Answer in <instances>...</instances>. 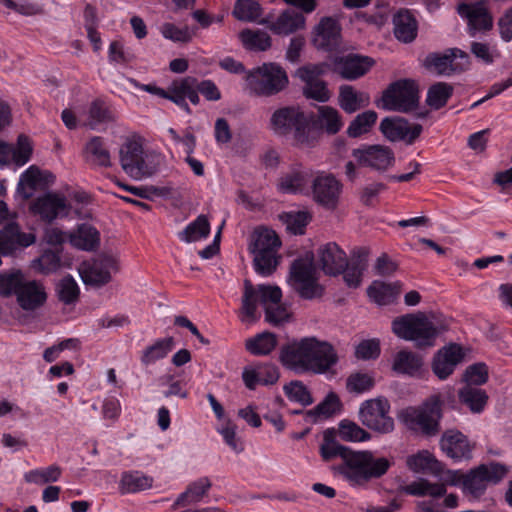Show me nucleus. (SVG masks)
I'll return each instance as SVG.
<instances>
[{"instance_id": "72a5a7b5", "label": "nucleus", "mask_w": 512, "mask_h": 512, "mask_svg": "<svg viewBox=\"0 0 512 512\" xmlns=\"http://www.w3.org/2000/svg\"><path fill=\"white\" fill-rule=\"evenodd\" d=\"M368 251L365 248L353 250L351 259H347V266L343 269V278L346 285L350 288H357L361 281L363 272L366 269Z\"/></svg>"}, {"instance_id": "412c9836", "label": "nucleus", "mask_w": 512, "mask_h": 512, "mask_svg": "<svg viewBox=\"0 0 512 512\" xmlns=\"http://www.w3.org/2000/svg\"><path fill=\"white\" fill-rule=\"evenodd\" d=\"M36 237L33 233L20 230L17 223H8L0 231V253L10 255L20 248H27L34 244Z\"/></svg>"}, {"instance_id": "79ce46f5", "label": "nucleus", "mask_w": 512, "mask_h": 512, "mask_svg": "<svg viewBox=\"0 0 512 512\" xmlns=\"http://www.w3.org/2000/svg\"><path fill=\"white\" fill-rule=\"evenodd\" d=\"M210 233L209 220L206 215L201 214L178 233V238L182 242L193 243L207 239Z\"/></svg>"}, {"instance_id": "3c124183", "label": "nucleus", "mask_w": 512, "mask_h": 512, "mask_svg": "<svg viewBox=\"0 0 512 512\" xmlns=\"http://www.w3.org/2000/svg\"><path fill=\"white\" fill-rule=\"evenodd\" d=\"M266 375L262 384H275L278 380V371L274 366H267L263 368L246 367L242 373L244 384H261L262 377Z\"/></svg>"}, {"instance_id": "680f3d73", "label": "nucleus", "mask_w": 512, "mask_h": 512, "mask_svg": "<svg viewBox=\"0 0 512 512\" xmlns=\"http://www.w3.org/2000/svg\"><path fill=\"white\" fill-rule=\"evenodd\" d=\"M299 296L306 300H311L322 295V288L317 282L316 275L307 279H302L296 283L290 284Z\"/></svg>"}, {"instance_id": "603ef678", "label": "nucleus", "mask_w": 512, "mask_h": 512, "mask_svg": "<svg viewBox=\"0 0 512 512\" xmlns=\"http://www.w3.org/2000/svg\"><path fill=\"white\" fill-rule=\"evenodd\" d=\"M377 113L373 110L358 114L349 124L347 135L351 138H357L370 131L377 120Z\"/></svg>"}, {"instance_id": "bf43d9fd", "label": "nucleus", "mask_w": 512, "mask_h": 512, "mask_svg": "<svg viewBox=\"0 0 512 512\" xmlns=\"http://www.w3.org/2000/svg\"><path fill=\"white\" fill-rule=\"evenodd\" d=\"M33 148L31 141L25 134L17 137L16 144H12V163L18 167L24 166L29 162Z\"/></svg>"}, {"instance_id": "2f4dec72", "label": "nucleus", "mask_w": 512, "mask_h": 512, "mask_svg": "<svg viewBox=\"0 0 512 512\" xmlns=\"http://www.w3.org/2000/svg\"><path fill=\"white\" fill-rule=\"evenodd\" d=\"M16 298L19 306L23 310L32 311L41 307L45 303L47 294L40 282L36 280L28 282L24 281Z\"/></svg>"}, {"instance_id": "2eb2a0df", "label": "nucleus", "mask_w": 512, "mask_h": 512, "mask_svg": "<svg viewBox=\"0 0 512 512\" xmlns=\"http://www.w3.org/2000/svg\"><path fill=\"white\" fill-rule=\"evenodd\" d=\"M120 162L123 170L134 179L139 180L151 174L143 146L136 140H129L121 147Z\"/></svg>"}, {"instance_id": "1a4fd4ad", "label": "nucleus", "mask_w": 512, "mask_h": 512, "mask_svg": "<svg viewBox=\"0 0 512 512\" xmlns=\"http://www.w3.org/2000/svg\"><path fill=\"white\" fill-rule=\"evenodd\" d=\"M390 405L387 399L379 397L364 401L359 409V418L363 425L379 433L394 430V420L389 416Z\"/></svg>"}, {"instance_id": "ddd939ff", "label": "nucleus", "mask_w": 512, "mask_h": 512, "mask_svg": "<svg viewBox=\"0 0 512 512\" xmlns=\"http://www.w3.org/2000/svg\"><path fill=\"white\" fill-rule=\"evenodd\" d=\"M282 291L278 286L258 285L254 288L248 281L242 299V310L247 317H254L257 311V302L273 305L281 302Z\"/></svg>"}, {"instance_id": "49530a36", "label": "nucleus", "mask_w": 512, "mask_h": 512, "mask_svg": "<svg viewBox=\"0 0 512 512\" xmlns=\"http://www.w3.org/2000/svg\"><path fill=\"white\" fill-rule=\"evenodd\" d=\"M454 88L446 82H437L427 91L426 103L434 110L443 108L452 97Z\"/></svg>"}, {"instance_id": "8fccbe9b", "label": "nucleus", "mask_w": 512, "mask_h": 512, "mask_svg": "<svg viewBox=\"0 0 512 512\" xmlns=\"http://www.w3.org/2000/svg\"><path fill=\"white\" fill-rule=\"evenodd\" d=\"M277 345L274 333L263 332L246 341V349L253 355H268Z\"/></svg>"}, {"instance_id": "6e6d98bb", "label": "nucleus", "mask_w": 512, "mask_h": 512, "mask_svg": "<svg viewBox=\"0 0 512 512\" xmlns=\"http://www.w3.org/2000/svg\"><path fill=\"white\" fill-rule=\"evenodd\" d=\"M24 275L20 270L0 273V295L17 296L24 283Z\"/></svg>"}, {"instance_id": "9d476101", "label": "nucleus", "mask_w": 512, "mask_h": 512, "mask_svg": "<svg viewBox=\"0 0 512 512\" xmlns=\"http://www.w3.org/2000/svg\"><path fill=\"white\" fill-rule=\"evenodd\" d=\"M469 64L468 54L458 48L447 49L444 53H429L424 60L426 69L445 76L461 73L468 69Z\"/></svg>"}, {"instance_id": "c9c22d12", "label": "nucleus", "mask_w": 512, "mask_h": 512, "mask_svg": "<svg viewBox=\"0 0 512 512\" xmlns=\"http://www.w3.org/2000/svg\"><path fill=\"white\" fill-rule=\"evenodd\" d=\"M86 160L92 166L108 168L112 166L111 155L106 140L93 136L85 145Z\"/></svg>"}, {"instance_id": "4c0bfd02", "label": "nucleus", "mask_w": 512, "mask_h": 512, "mask_svg": "<svg viewBox=\"0 0 512 512\" xmlns=\"http://www.w3.org/2000/svg\"><path fill=\"white\" fill-rule=\"evenodd\" d=\"M458 398L460 404L465 406L471 413L480 414L487 406L489 396L479 386H462L458 391Z\"/></svg>"}, {"instance_id": "4d7b16f0", "label": "nucleus", "mask_w": 512, "mask_h": 512, "mask_svg": "<svg viewBox=\"0 0 512 512\" xmlns=\"http://www.w3.org/2000/svg\"><path fill=\"white\" fill-rule=\"evenodd\" d=\"M61 476V469L57 465H50L46 468L33 469L24 474L28 483L43 485L49 482H56Z\"/></svg>"}, {"instance_id": "338daca9", "label": "nucleus", "mask_w": 512, "mask_h": 512, "mask_svg": "<svg viewBox=\"0 0 512 512\" xmlns=\"http://www.w3.org/2000/svg\"><path fill=\"white\" fill-rule=\"evenodd\" d=\"M60 262L59 252L48 249L34 261V267L44 274H49L60 268Z\"/></svg>"}, {"instance_id": "ea45409f", "label": "nucleus", "mask_w": 512, "mask_h": 512, "mask_svg": "<svg viewBox=\"0 0 512 512\" xmlns=\"http://www.w3.org/2000/svg\"><path fill=\"white\" fill-rule=\"evenodd\" d=\"M70 243L80 250L94 251L99 246L100 234L95 227L83 223L70 234Z\"/></svg>"}, {"instance_id": "c85d7f7f", "label": "nucleus", "mask_w": 512, "mask_h": 512, "mask_svg": "<svg viewBox=\"0 0 512 512\" xmlns=\"http://www.w3.org/2000/svg\"><path fill=\"white\" fill-rule=\"evenodd\" d=\"M440 446L442 451L455 460L471 458L472 446L467 437L459 431L449 430L443 434Z\"/></svg>"}, {"instance_id": "39448f33", "label": "nucleus", "mask_w": 512, "mask_h": 512, "mask_svg": "<svg viewBox=\"0 0 512 512\" xmlns=\"http://www.w3.org/2000/svg\"><path fill=\"white\" fill-rule=\"evenodd\" d=\"M250 89L260 96H272L288 85L286 71L276 63H264L247 74Z\"/></svg>"}, {"instance_id": "b1692460", "label": "nucleus", "mask_w": 512, "mask_h": 512, "mask_svg": "<svg viewBox=\"0 0 512 512\" xmlns=\"http://www.w3.org/2000/svg\"><path fill=\"white\" fill-rule=\"evenodd\" d=\"M352 155L361 165L377 170L387 169L394 161L392 150L380 145L354 149Z\"/></svg>"}, {"instance_id": "c03bdc74", "label": "nucleus", "mask_w": 512, "mask_h": 512, "mask_svg": "<svg viewBox=\"0 0 512 512\" xmlns=\"http://www.w3.org/2000/svg\"><path fill=\"white\" fill-rule=\"evenodd\" d=\"M399 294L396 284L375 280L367 288L369 298L380 306L392 304Z\"/></svg>"}, {"instance_id": "4468645a", "label": "nucleus", "mask_w": 512, "mask_h": 512, "mask_svg": "<svg viewBox=\"0 0 512 512\" xmlns=\"http://www.w3.org/2000/svg\"><path fill=\"white\" fill-rule=\"evenodd\" d=\"M324 73L319 64L305 65L297 70V76L305 83L303 94L307 99L321 103L329 101L331 94L325 81L319 77Z\"/></svg>"}, {"instance_id": "37998d69", "label": "nucleus", "mask_w": 512, "mask_h": 512, "mask_svg": "<svg viewBox=\"0 0 512 512\" xmlns=\"http://www.w3.org/2000/svg\"><path fill=\"white\" fill-rule=\"evenodd\" d=\"M210 488L211 482L207 477L199 478L192 482L187 489L178 496L174 507H184L200 502Z\"/></svg>"}, {"instance_id": "7c9ffc66", "label": "nucleus", "mask_w": 512, "mask_h": 512, "mask_svg": "<svg viewBox=\"0 0 512 512\" xmlns=\"http://www.w3.org/2000/svg\"><path fill=\"white\" fill-rule=\"evenodd\" d=\"M393 26L395 38L402 43H411L417 37L418 22L408 9H400L394 14Z\"/></svg>"}, {"instance_id": "a19ab883", "label": "nucleus", "mask_w": 512, "mask_h": 512, "mask_svg": "<svg viewBox=\"0 0 512 512\" xmlns=\"http://www.w3.org/2000/svg\"><path fill=\"white\" fill-rule=\"evenodd\" d=\"M370 97L365 92H357L351 85H342L339 89V106L346 113H354L369 104Z\"/></svg>"}, {"instance_id": "5701e85b", "label": "nucleus", "mask_w": 512, "mask_h": 512, "mask_svg": "<svg viewBox=\"0 0 512 512\" xmlns=\"http://www.w3.org/2000/svg\"><path fill=\"white\" fill-rule=\"evenodd\" d=\"M374 65V60L368 56L349 54L336 58L334 70L347 80H355L365 75Z\"/></svg>"}, {"instance_id": "f257e3e1", "label": "nucleus", "mask_w": 512, "mask_h": 512, "mask_svg": "<svg viewBox=\"0 0 512 512\" xmlns=\"http://www.w3.org/2000/svg\"><path fill=\"white\" fill-rule=\"evenodd\" d=\"M320 454L324 460L341 457L342 463L334 470L352 486H363L372 479L382 477L392 465L386 457H376L368 450L351 451L328 437L320 447Z\"/></svg>"}, {"instance_id": "4be33fe9", "label": "nucleus", "mask_w": 512, "mask_h": 512, "mask_svg": "<svg viewBox=\"0 0 512 512\" xmlns=\"http://www.w3.org/2000/svg\"><path fill=\"white\" fill-rule=\"evenodd\" d=\"M458 14L466 18L471 31H490L493 27V17L483 2L472 4L462 3L457 8ZM474 36V32H470Z\"/></svg>"}, {"instance_id": "423d86ee", "label": "nucleus", "mask_w": 512, "mask_h": 512, "mask_svg": "<svg viewBox=\"0 0 512 512\" xmlns=\"http://www.w3.org/2000/svg\"><path fill=\"white\" fill-rule=\"evenodd\" d=\"M418 104V88L414 81L402 79L391 83L384 90L381 103H378L377 106L386 111L408 113L415 110Z\"/></svg>"}, {"instance_id": "f704fd0d", "label": "nucleus", "mask_w": 512, "mask_h": 512, "mask_svg": "<svg viewBox=\"0 0 512 512\" xmlns=\"http://www.w3.org/2000/svg\"><path fill=\"white\" fill-rule=\"evenodd\" d=\"M317 111V117L310 120L311 130L321 129L329 135H335L341 130L343 121L337 109L331 106H319Z\"/></svg>"}, {"instance_id": "0eeeda50", "label": "nucleus", "mask_w": 512, "mask_h": 512, "mask_svg": "<svg viewBox=\"0 0 512 512\" xmlns=\"http://www.w3.org/2000/svg\"><path fill=\"white\" fill-rule=\"evenodd\" d=\"M401 418L411 429L428 435L436 434L441 418V401L438 396H431L422 406L403 410Z\"/></svg>"}, {"instance_id": "de8ad7c7", "label": "nucleus", "mask_w": 512, "mask_h": 512, "mask_svg": "<svg viewBox=\"0 0 512 512\" xmlns=\"http://www.w3.org/2000/svg\"><path fill=\"white\" fill-rule=\"evenodd\" d=\"M174 346L175 340L173 337L158 339L143 351L141 361L145 365L154 364L156 361L165 358Z\"/></svg>"}, {"instance_id": "6e6552de", "label": "nucleus", "mask_w": 512, "mask_h": 512, "mask_svg": "<svg viewBox=\"0 0 512 512\" xmlns=\"http://www.w3.org/2000/svg\"><path fill=\"white\" fill-rule=\"evenodd\" d=\"M507 467L500 463L482 464L464 476L463 492L474 497L481 496L489 484H496L507 474Z\"/></svg>"}, {"instance_id": "a878e982", "label": "nucleus", "mask_w": 512, "mask_h": 512, "mask_svg": "<svg viewBox=\"0 0 512 512\" xmlns=\"http://www.w3.org/2000/svg\"><path fill=\"white\" fill-rule=\"evenodd\" d=\"M199 93L200 92L196 86V78L187 76L180 81H174L172 83L171 102L187 114H191L192 110L186 99H189L193 105H198L200 103Z\"/></svg>"}, {"instance_id": "7ed1b4c3", "label": "nucleus", "mask_w": 512, "mask_h": 512, "mask_svg": "<svg viewBox=\"0 0 512 512\" xmlns=\"http://www.w3.org/2000/svg\"><path fill=\"white\" fill-rule=\"evenodd\" d=\"M405 490L413 496L429 497L417 503L418 512H446L445 508L454 509L458 506V496L454 493L446 495L447 489L443 483L419 479L407 485Z\"/></svg>"}, {"instance_id": "052dcab7", "label": "nucleus", "mask_w": 512, "mask_h": 512, "mask_svg": "<svg viewBox=\"0 0 512 512\" xmlns=\"http://www.w3.org/2000/svg\"><path fill=\"white\" fill-rule=\"evenodd\" d=\"M339 437L344 441L363 442L370 439V435L354 422L342 420L338 429Z\"/></svg>"}, {"instance_id": "9b49d317", "label": "nucleus", "mask_w": 512, "mask_h": 512, "mask_svg": "<svg viewBox=\"0 0 512 512\" xmlns=\"http://www.w3.org/2000/svg\"><path fill=\"white\" fill-rule=\"evenodd\" d=\"M338 360V354L330 343L312 337L311 352L307 361L308 373L335 375Z\"/></svg>"}, {"instance_id": "6ab92c4d", "label": "nucleus", "mask_w": 512, "mask_h": 512, "mask_svg": "<svg viewBox=\"0 0 512 512\" xmlns=\"http://www.w3.org/2000/svg\"><path fill=\"white\" fill-rule=\"evenodd\" d=\"M311 338L288 343L281 348L280 360L282 364L296 372H307V361L311 352Z\"/></svg>"}, {"instance_id": "58836bf2", "label": "nucleus", "mask_w": 512, "mask_h": 512, "mask_svg": "<svg viewBox=\"0 0 512 512\" xmlns=\"http://www.w3.org/2000/svg\"><path fill=\"white\" fill-rule=\"evenodd\" d=\"M406 465L414 473L440 476L443 471L441 463L427 450L408 456Z\"/></svg>"}, {"instance_id": "09e8293b", "label": "nucleus", "mask_w": 512, "mask_h": 512, "mask_svg": "<svg viewBox=\"0 0 512 512\" xmlns=\"http://www.w3.org/2000/svg\"><path fill=\"white\" fill-rule=\"evenodd\" d=\"M244 47L253 51H266L271 47V37L262 30L244 29L240 32Z\"/></svg>"}, {"instance_id": "69168bd1", "label": "nucleus", "mask_w": 512, "mask_h": 512, "mask_svg": "<svg viewBox=\"0 0 512 512\" xmlns=\"http://www.w3.org/2000/svg\"><path fill=\"white\" fill-rule=\"evenodd\" d=\"M315 275V268L311 261L302 258L295 259L290 266L289 282L296 283Z\"/></svg>"}, {"instance_id": "dca6fc26", "label": "nucleus", "mask_w": 512, "mask_h": 512, "mask_svg": "<svg viewBox=\"0 0 512 512\" xmlns=\"http://www.w3.org/2000/svg\"><path fill=\"white\" fill-rule=\"evenodd\" d=\"M341 25L339 21L331 16L320 19L312 31V44L318 50L331 52L340 45Z\"/></svg>"}, {"instance_id": "393cba45", "label": "nucleus", "mask_w": 512, "mask_h": 512, "mask_svg": "<svg viewBox=\"0 0 512 512\" xmlns=\"http://www.w3.org/2000/svg\"><path fill=\"white\" fill-rule=\"evenodd\" d=\"M312 179L313 175L310 169L296 166L281 176L278 188L287 194H307Z\"/></svg>"}, {"instance_id": "e433bc0d", "label": "nucleus", "mask_w": 512, "mask_h": 512, "mask_svg": "<svg viewBox=\"0 0 512 512\" xmlns=\"http://www.w3.org/2000/svg\"><path fill=\"white\" fill-rule=\"evenodd\" d=\"M306 19L300 12L284 10L271 24L270 29L277 35H289L305 27Z\"/></svg>"}, {"instance_id": "473e14b6", "label": "nucleus", "mask_w": 512, "mask_h": 512, "mask_svg": "<svg viewBox=\"0 0 512 512\" xmlns=\"http://www.w3.org/2000/svg\"><path fill=\"white\" fill-rule=\"evenodd\" d=\"M392 368L397 374L410 377H421L425 372L423 358L408 350H400L396 353Z\"/></svg>"}, {"instance_id": "f8f14e48", "label": "nucleus", "mask_w": 512, "mask_h": 512, "mask_svg": "<svg viewBox=\"0 0 512 512\" xmlns=\"http://www.w3.org/2000/svg\"><path fill=\"white\" fill-rule=\"evenodd\" d=\"M313 200L327 208H336L342 192L341 182L331 173H318L311 183Z\"/></svg>"}, {"instance_id": "f3484780", "label": "nucleus", "mask_w": 512, "mask_h": 512, "mask_svg": "<svg viewBox=\"0 0 512 512\" xmlns=\"http://www.w3.org/2000/svg\"><path fill=\"white\" fill-rule=\"evenodd\" d=\"M464 352L457 343H450L439 349L432 360V371L441 381L446 380L463 360Z\"/></svg>"}, {"instance_id": "bb28decb", "label": "nucleus", "mask_w": 512, "mask_h": 512, "mask_svg": "<svg viewBox=\"0 0 512 512\" xmlns=\"http://www.w3.org/2000/svg\"><path fill=\"white\" fill-rule=\"evenodd\" d=\"M116 262L112 257H104L94 261L80 271L82 281L86 285L101 287L111 280V270Z\"/></svg>"}, {"instance_id": "0e129e2a", "label": "nucleus", "mask_w": 512, "mask_h": 512, "mask_svg": "<svg viewBox=\"0 0 512 512\" xmlns=\"http://www.w3.org/2000/svg\"><path fill=\"white\" fill-rule=\"evenodd\" d=\"M489 379L488 366L483 362L469 365L462 377L461 384H486Z\"/></svg>"}, {"instance_id": "a18cd8bd", "label": "nucleus", "mask_w": 512, "mask_h": 512, "mask_svg": "<svg viewBox=\"0 0 512 512\" xmlns=\"http://www.w3.org/2000/svg\"><path fill=\"white\" fill-rule=\"evenodd\" d=\"M281 240L272 229L261 227L253 234L251 252H278Z\"/></svg>"}, {"instance_id": "f03ea898", "label": "nucleus", "mask_w": 512, "mask_h": 512, "mask_svg": "<svg viewBox=\"0 0 512 512\" xmlns=\"http://www.w3.org/2000/svg\"><path fill=\"white\" fill-rule=\"evenodd\" d=\"M392 332L400 339L415 342L417 348L434 345L439 331L424 313H407L393 319Z\"/></svg>"}, {"instance_id": "aec40b11", "label": "nucleus", "mask_w": 512, "mask_h": 512, "mask_svg": "<svg viewBox=\"0 0 512 512\" xmlns=\"http://www.w3.org/2000/svg\"><path fill=\"white\" fill-rule=\"evenodd\" d=\"M69 205L64 197L54 193H46L37 197L31 204V211L39 215L47 223L68 214Z\"/></svg>"}, {"instance_id": "cd10ccee", "label": "nucleus", "mask_w": 512, "mask_h": 512, "mask_svg": "<svg viewBox=\"0 0 512 512\" xmlns=\"http://www.w3.org/2000/svg\"><path fill=\"white\" fill-rule=\"evenodd\" d=\"M319 261L325 274L336 276L347 266V255L336 243L330 242L319 249Z\"/></svg>"}, {"instance_id": "a211bd4d", "label": "nucleus", "mask_w": 512, "mask_h": 512, "mask_svg": "<svg viewBox=\"0 0 512 512\" xmlns=\"http://www.w3.org/2000/svg\"><path fill=\"white\" fill-rule=\"evenodd\" d=\"M381 133L390 141L406 140L412 144L420 136L422 126L409 122L402 117H385L380 123Z\"/></svg>"}, {"instance_id": "e2e57ef3", "label": "nucleus", "mask_w": 512, "mask_h": 512, "mask_svg": "<svg viewBox=\"0 0 512 512\" xmlns=\"http://www.w3.org/2000/svg\"><path fill=\"white\" fill-rule=\"evenodd\" d=\"M80 288L71 275L65 276L58 285V296L60 301L70 305L78 300Z\"/></svg>"}, {"instance_id": "864d4df0", "label": "nucleus", "mask_w": 512, "mask_h": 512, "mask_svg": "<svg viewBox=\"0 0 512 512\" xmlns=\"http://www.w3.org/2000/svg\"><path fill=\"white\" fill-rule=\"evenodd\" d=\"M89 125L95 129L100 124H107L113 121V112L102 99H95L89 106Z\"/></svg>"}, {"instance_id": "5fc2aeb1", "label": "nucleus", "mask_w": 512, "mask_h": 512, "mask_svg": "<svg viewBox=\"0 0 512 512\" xmlns=\"http://www.w3.org/2000/svg\"><path fill=\"white\" fill-rule=\"evenodd\" d=\"M232 14L238 20L253 22L261 16L262 9L256 0H237Z\"/></svg>"}, {"instance_id": "13d9d810", "label": "nucleus", "mask_w": 512, "mask_h": 512, "mask_svg": "<svg viewBox=\"0 0 512 512\" xmlns=\"http://www.w3.org/2000/svg\"><path fill=\"white\" fill-rule=\"evenodd\" d=\"M254 254V269L263 276H270L278 266L277 252H252Z\"/></svg>"}, {"instance_id": "774afa93", "label": "nucleus", "mask_w": 512, "mask_h": 512, "mask_svg": "<svg viewBox=\"0 0 512 512\" xmlns=\"http://www.w3.org/2000/svg\"><path fill=\"white\" fill-rule=\"evenodd\" d=\"M164 38L176 43H188L192 40L193 32L188 26L178 27L173 23H164L161 27Z\"/></svg>"}, {"instance_id": "c756f323", "label": "nucleus", "mask_w": 512, "mask_h": 512, "mask_svg": "<svg viewBox=\"0 0 512 512\" xmlns=\"http://www.w3.org/2000/svg\"><path fill=\"white\" fill-rule=\"evenodd\" d=\"M154 486V478L140 470H128L122 472L118 491L122 495L137 494L149 490Z\"/></svg>"}, {"instance_id": "20e7f679", "label": "nucleus", "mask_w": 512, "mask_h": 512, "mask_svg": "<svg viewBox=\"0 0 512 512\" xmlns=\"http://www.w3.org/2000/svg\"><path fill=\"white\" fill-rule=\"evenodd\" d=\"M270 127L279 136L293 134L297 143H310V119L298 107L286 106L275 110L270 119Z\"/></svg>"}]
</instances>
